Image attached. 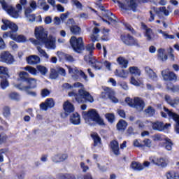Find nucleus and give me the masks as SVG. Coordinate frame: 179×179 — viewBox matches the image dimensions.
<instances>
[{"mask_svg": "<svg viewBox=\"0 0 179 179\" xmlns=\"http://www.w3.org/2000/svg\"><path fill=\"white\" fill-rule=\"evenodd\" d=\"M34 34L36 38L43 43L48 50H54L55 48V38L52 36H49L48 37V32L43 27H36Z\"/></svg>", "mask_w": 179, "mask_h": 179, "instance_id": "obj_1", "label": "nucleus"}, {"mask_svg": "<svg viewBox=\"0 0 179 179\" xmlns=\"http://www.w3.org/2000/svg\"><path fill=\"white\" fill-rule=\"evenodd\" d=\"M73 87L80 89L78 91V94L73 92H69V97H75L76 100L78 103H93L94 99L93 96L90 95V93L83 90V84L80 83H76L73 84Z\"/></svg>", "mask_w": 179, "mask_h": 179, "instance_id": "obj_2", "label": "nucleus"}, {"mask_svg": "<svg viewBox=\"0 0 179 179\" xmlns=\"http://www.w3.org/2000/svg\"><path fill=\"white\" fill-rule=\"evenodd\" d=\"M83 117L85 121V124L94 127V124L104 125V120L100 117L96 109H91L88 112H83Z\"/></svg>", "mask_w": 179, "mask_h": 179, "instance_id": "obj_3", "label": "nucleus"}, {"mask_svg": "<svg viewBox=\"0 0 179 179\" xmlns=\"http://www.w3.org/2000/svg\"><path fill=\"white\" fill-rule=\"evenodd\" d=\"M0 3H1L3 9L11 16V17H14V19H17L19 17V15H20V10H22V8L20 4L16 5V10L15 8L13 7L8 6V4H6V2H5V0H0Z\"/></svg>", "mask_w": 179, "mask_h": 179, "instance_id": "obj_4", "label": "nucleus"}, {"mask_svg": "<svg viewBox=\"0 0 179 179\" xmlns=\"http://www.w3.org/2000/svg\"><path fill=\"white\" fill-rule=\"evenodd\" d=\"M85 50L86 51H87L89 56H85L84 57L85 61H86V62H89V64H91L93 68H100V64L101 63H100L97 60H94L92 59V57L93 55V51H94L95 50L94 44L92 43L87 45Z\"/></svg>", "mask_w": 179, "mask_h": 179, "instance_id": "obj_5", "label": "nucleus"}, {"mask_svg": "<svg viewBox=\"0 0 179 179\" xmlns=\"http://www.w3.org/2000/svg\"><path fill=\"white\" fill-rule=\"evenodd\" d=\"M70 43L73 50L79 54L85 50V44L83 43V38L72 36L70 39Z\"/></svg>", "mask_w": 179, "mask_h": 179, "instance_id": "obj_6", "label": "nucleus"}, {"mask_svg": "<svg viewBox=\"0 0 179 179\" xmlns=\"http://www.w3.org/2000/svg\"><path fill=\"white\" fill-rule=\"evenodd\" d=\"M1 22L3 23L1 27V30L5 31L8 30V29H10V31H7L6 33H13L14 34H15V33H17V31L19 30L17 24L5 18L2 19Z\"/></svg>", "mask_w": 179, "mask_h": 179, "instance_id": "obj_7", "label": "nucleus"}, {"mask_svg": "<svg viewBox=\"0 0 179 179\" xmlns=\"http://www.w3.org/2000/svg\"><path fill=\"white\" fill-rule=\"evenodd\" d=\"M9 70L6 68H0V78L1 79L0 86L3 90L8 87L9 81H8V79H9Z\"/></svg>", "mask_w": 179, "mask_h": 179, "instance_id": "obj_8", "label": "nucleus"}, {"mask_svg": "<svg viewBox=\"0 0 179 179\" xmlns=\"http://www.w3.org/2000/svg\"><path fill=\"white\" fill-rule=\"evenodd\" d=\"M117 3H118L119 8L124 10L129 9V8H131L132 10L135 11L138 6V4H136V0H122V1L117 0Z\"/></svg>", "mask_w": 179, "mask_h": 179, "instance_id": "obj_9", "label": "nucleus"}, {"mask_svg": "<svg viewBox=\"0 0 179 179\" xmlns=\"http://www.w3.org/2000/svg\"><path fill=\"white\" fill-rule=\"evenodd\" d=\"M121 40L125 45H129V47H141L139 42L130 34L122 35Z\"/></svg>", "mask_w": 179, "mask_h": 179, "instance_id": "obj_10", "label": "nucleus"}, {"mask_svg": "<svg viewBox=\"0 0 179 179\" xmlns=\"http://www.w3.org/2000/svg\"><path fill=\"white\" fill-rule=\"evenodd\" d=\"M8 37L17 43H26L27 41V38L24 35H17L12 32H5L3 34V38H8Z\"/></svg>", "mask_w": 179, "mask_h": 179, "instance_id": "obj_11", "label": "nucleus"}, {"mask_svg": "<svg viewBox=\"0 0 179 179\" xmlns=\"http://www.w3.org/2000/svg\"><path fill=\"white\" fill-rule=\"evenodd\" d=\"M109 99L112 103H118V99L115 97V92L110 87H105L104 92L101 93L102 99Z\"/></svg>", "mask_w": 179, "mask_h": 179, "instance_id": "obj_12", "label": "nucleus"}, {"mask_svg": "<svg viewBox=\"0 0 179 179\" xmlns=\"http://www.w3.org/2000/svg\"><path fill=\"white\" fill-rule=\"evenodd\" d=\"M29 85H23L22 84L15 85V87L19 90H30V89H36L37 87V81L34 78H29L27 81Z\"/></svg>", "mask_w": 179, "mask_h": 179, "instance_id": "obj_13", "label": "nucleus"}, {"mask_svg": "<svg viewBox=\"0 0 179 179\" xmlns=\"http://www.w3.org/2000/svg\"><path fill=\"white\" fill-rule=\"evenodd\" d=\"M0 62H5L8 65H12L15 62V57L9 52H2L0 54Z\"/></svg>", "mask_w": 179, "mask_h": 179, "instance_id": "obj_14", "label": "nucleus"}, {"mask_svg": "<svg viewBox=\"0 0 179 179\" xmlns=\"http://www.w3.org/2000/svg\"><path fill=\"white\" fill-rule=\"evenodd\" d=\"M69 72L70 75L72 76L73 79H78L79 76H81L85 82H87V76L85 73V72L76 69V68H69Z\"/></svg>", "mask_w": 179, "mask_h": 179, "instance_id": "obj_15", "label": "nucleus"}, {"mask_svg": "<svg viewBox=\"0 0 179 179\" xmlns=\"http://www.w3.org/2000/svg\"><path fill=\"white\" fill-rule=\"evenodd\" d=\"M171 128V124L166 123L164 124L163 122L157 121L152 123V129L155 131H159V132H163L166 129H170Z\"/></svg>", "mask_w": 179, "mask_h": 179, "instance_id": "obj_16", "label": "nucleus"}, {"mask_svg": "<svg viewBox=\"0 0 179 179\" xmlns=\"http://www.w3.org/2000/svg\"><path fill=\"white\" fill-rule=\"evenodd\" d=\"M150 160H151V163H153V164L158 166V167H166L167 166V164H169V159H167L166 158L151 157L150 158Z\"/></svg>", "mask_w": 179, "mask_h": 179, "instance_id": "obj_17", "label": "nucleus"}, {"mask_svg": "<svg viewBox=\"0 0 179 179\" xmlns=\"http://www.w3.org/2000/svg\"><path fill=\"white\" fill-rule=\"evenodd\" d=\"M162 75L164 80H177V76L173 72L166 69L162 71Z\"/></svg>", "mask_w": 179, "mask_h": 179, "instance_id": "obj_18", "label": "nucleus"}, {"mask_svg": "<svg viewBox=\"0 0 179 179\" xmlns=\"http://www.w3.org/2000/svg\"><path fill=\"white\" fill-rule=\"evenodd\" d=\"M25 71L27 72H29L31 75H38L39 73H41V75H45L47 72H48V70L47 68H26Z\"/></svg>", "mask_w": 179, "mask_h": 179, "instance_id": "obj_19", "label": "nucleus"}, {"mask_svg": "<svg viewBox=\"0 0 179 179\" xmlns=\"http://www.w3.org/2000/svg\"><path fill=\"white\" fill-rule=\"evenodd\" d=\"M133 107L136 108L137 111H142L145 108V102H143L142 99L136 97L134 99Z\"/></svg>", "mask_w": 179, "mask_h": 179, "instance_id": "obj_20", "label": "nucleus"}, {"mask_svg": "<svg viewBox=\"0 0 179 179\" xmlns=\"http://www.w3.org/2000/svg\"><path fill=\"white\" fill-rule=\"evenodd\" d=\"M105 17H107V20H104L103 19V22H105L106 23H108V24H110V23H114V24H115V23H117V17H115V15H114V14H113V13L108 11V10L106 11V14H104Z\"/></svg>", "mask_w": 179, "mask_h": 179, "instance_id": "obj_21", "label": "nucleus"}, {"mask_svg": "<svg viewBox=\"0 0 179 179\" xmlns=\"http://www.w3.org/2000/svg\"><path fill=\"white\" fill-rule=\"evenodd\" d=\"M68 159V154H56L52 157L53 163H62Z\"/></svg>", "mask_w": 179, "mask_h": 179, "instance_id": "obj_22", "label": "nucleus"}, {"mask_svg": "<svg viewBox=\"0 0 179 179\" xmlns=\"http://www.w3.org/2000/svg\"><path fill=\"white\" fill-rule=\"evenodd\" d=\"M55 104V103H54V99H46L45 103H42L40 105V107H41V108H42V110H44L45 111H47V110L48 108H52V107H54Z\"/></svg>", "mask_w": 179, "mask_h": 179, "instance_id": "obj_23", "label": "nucleus"}, {"mask_svg": "<svg viewBox=\"0 0 179 179\" xmlns=\"http://www.w3.org/2000/svg\"><path fill=\"white\" fill-rule=\"evenodd\" d=\"M27 62L29 65H38L41 62V59L40 57L34 55L27 57Z\"/></svg>", "mask_w": 179, "mask_h": 179, "instance_id": "obj_24", "label": "nucleus"}, {"mask_svg": "<svg viewBox=\"0 0 179 179\" xmlns=\"http://www.w3.org/2000/svg\"><path fill=\"white\" fill-rule=\"evenodd\" d=\"M110 148L114 155H115L116 156H118V155H120V144L118 143V141L115 140L112 141L110 143Z\"/></svg>", "mask_w": 179, "mask_h": 179, "instance_id": "obj_25", "label": "nucleus"}, {"mask_svg": "<svg viewBox=\"0 0 179 179\" xmlns=\"http://www.w3.org/2000/svg\"><path fill=\"white\" fill-rule=\"evenodd\" d=\"M58 73L62 75V76H65V69H59L58 72L55 70V69H51L50 78V79H57L58 78Z\"/></svg>", "mask_w": 179, "mask_h": 179, "instance_id": "obj_26", "label": "nucleus"}, {"mask_svg": "<svg viewBox=\"0 0 179 179\" xmlns=\"http://www.w3.org/2000/svg\"><path fill=\"white\" fill-rule=\"evenodd\" d=\"M142 27L143 29H145V38L148 41H150L155 38V34H153V31H152L151 29L147 28L146 25L145 24H142Z\"/></svg>", "mask_w": 179, "mask_h": 179, "instance_id": "obj_27", "label": "nucleus"}, {"mask_svg": "<svg viewBox=\"0 0 179 179\" xmlns=\"http://www.w3.org/2000/svg\"><path fill=\"white\" fill-rule=\"evenodd\" d=\"M63 108L66 114H70V113H73L75 111V107L69 101L64 102L63 105Z\"/></svg>", "mask_w": 179, "mask_h": 179, "instance_id": "obj_28", "label": "nucleus"}, {"mask_svg": "<svg viewBox=\"0 0 179 179\" xmlns=\"http://www.w3.org/2000/svg\"><path fill=\"white\" fill-rule=\"evenodd\" d=\"M70 122L73 125H79L80 124V115L78 113H73L70 117Z\"/></svg>", "mask_w": 179, "mask_h": 179, "instance_id": "obj_29", "label": "nucleus"}, {"mask_svg": "<svg viewBox=\"0 0 179 179\" xmlns=\"http://www.w3.org/2000/svg\"><path fill=\"white\" fill-rule=\"evenodd\" d=\"M165 100L168 103V104H170V106H171V107H177V106H178V104H179V99L178 98L171 99L170 96L166 95Z\"/></svg>", "mask_w": 179, "mask_h": 179, "instance_id": "obj_30", "label": "nucleus"}, {"mask_svg": "<svg viewBox=\"0 0 179 179\" xmlns=\"http://www.w3.org/2000/svg\"><path fill=\"white\" fill-rule=\"evenodd\" d=\"M163 146L166 150L168 152H171L173 150V146H174V143L173 141L169 138H165V142L163 143Z\"/></svg>", "mask_w": 179, "mask_h": 179, "instance_id": "obj_31", "label": "nucleus"}, {"mask_svg": "<svg viewBox=\"0 0 179 179\" xmlns=\"http://www.w3.org/2000/svg\"><path fill=\"white\" fill-rule=\"evenodd\" d=\"M33 12L31 8H27L25 10V16L29 22H34L36 20V15L34 14H30Z\"/></svg>", "mask_w": 179, "mask_h": 179, "instance_id": "obj_32", "label": "nucleus"}, {"mask_svg": "<svg viewBox=\"0 0 179 179\" xmlns=\"http://www.w3.org/2000/svg\"><path fill=\"white\" fill-rule=\"evenodd\" d=\"M115 75L119 78H127L128 76V71L124 70V69L120 68L116 69Z\"/></svg>", "mask_w": 179, "mask_h": 179, "instance_id": "obj_33", "label": "nucleus"}, {"mask_svg": "<svg viewBox=\"0 0 179 179\" xmlns=\"http://www.w3.org/2000/svg\"><path fill=\"white\" fill-rule=\"evenodd\" d=\"M38 5L45 12H48L50 10V5L47 4V1H45V0H38Z\"/></svg>", "mask_w": 179, "mask_h": 179, "instance_id": "obj_34", "label": "nucleus"}, {"mask_svg": "<svg viewBox=\"0 0 179 179\" xmlns=\"http://www.w3.org/2000/svg\"><path fill=\"white\" fill-rule=\"evenodd\" d=\"M128 127V123L124 120H120L117 124V129L118 131H125Z\"/></svg>", "mask_w": 179, "mask_h": 179, "instance_id": "obj_35", "label": "nucleus"}, {"mask_svg": "<svg viewBox=\"0 0 179 179\" xmlns=\"http://www.w3.org/2000/svg\"><path fill=\"white\" fill-rule=\"evenodd\" d=\"M91 136L94 141V146H99V145L101 143V138H100V136H99V134H97V133H92L91 134Z\"/></svg>", "mask_w": 179, "mask_h": 179, "instance_id": "obj_36", "label": "nucleus"}, {"mask_svg": "<svg viewBox=\"0 0 179 179\" xmlns=\"http://www.w3.org/2000/svg\"><path fill=\"white\" fill-rule=\"evenodd\" d=\"M165 50L160 48L158 50V59L160 61H167V55L164 54Z\"/></svg>", "mask_w": 179, "mask_h": 179, "instance_id": "obj_37", "label": "nucleus"}, {"mask_svg": "<svg viewBox=\"0 0 179 179\" xmlns=\"http://www.w3.org/2000/svg\"><path fill=\"white\" fill-rule=\"evenodd\" d=\"M154 12H156L157 15H160V12H162V13H163L165 16H169V15H170L169 10H166V7L154 8Z\"/></svg>", "mask_w": 179, "mask_h": 179, "instance_id": "obj_38", "label": "nucleus"}, {"mask_svg": "<svg viewBox=\"0 0 179 179\" xmlns=\"http://www.w3.org/2000/svg\"><path fill=\"white\" fill-rule=\"evenodd\" d=\"M100 33V29L97 27H94V29L92 30V34L91 35V40L94 43V41H97V39L99 38V34Z\"/></svg>", "mask_w": 179, "mask_h": 179, "instance_id": "obj_39", "label": "nucleus"}, {"mask_svg": "<svg viewBox=\"0 0 179 179\" xmlns=\"http://www.w3.org/2000/svg\"><path fill=\"white\" fill-rule=\"evenodd\" d=\"M157 32L159 33V34H162V37H164L165 40H174L175 38L174 35H169L167 32L162 29H158Z\"/></svg>", "mask_w": 179, "mask_h": 179, "instance_id": "obj_40", "label": "nucleus"}, {"mask_svg": "<svg viewBox=\"0 0 179 179\" xmlns=\"http://www.w3.org/2000/svg\"><path fill=\"white\" fill-rule=\"evenodd\" d=\"M57 179H76L75 176L73 175H69L68 173H58L56 176Z\"/></svg>", "mask_w": 179, "mask_h": 179, "instance_id": "obj_41", "label": "nucleus"}, {"mask_svg": "<svg viewBox=\"0 0 179 179\" xmlns=\"http://www.w3.org/2000/svg\"><path fill=\"white\" fill-rule=\"evenodd\" d=\"M166 179H179V175L174 171H170L166 174Z\"/></svg>", "mask_w": 179, "mask_h": 179, "instance_id": "obj_42", "label": "nucleus"}, {"mask_svg": "<svg viewBox=\"0 0 179 179\" xmlns=\"http://www.w3.org/2000/svg\"><path fill=\"white\" fill-rule=\"evenodd\" d=\"M131 168L133 170H136V171H141L143 169V166L142 164L138 162H132Z\"/></svg>", "mask_w": 179, "mask_h": 179, "instance_id": "obj_43", "label": "nucleus"}, {"mask_svg": "<svg viewBox=\"0 0 179 179\" xmlns=\"http://www.w3.org/2000/svg\"><path fill=\"white\" fill-rule=\"evenodd\" d=\"M36 48L39 52L40 57H43V58H45V59H48V58H50V55H48V54H47V52L43 50L41 47L37 46Z\"/></svg>", "mask_w": 179, "mask_h": 179, "instance_id": "obj_44", "label": "nucleus"}, {"mask_svg": "<svg viewBox=\"0 0 179 179\" xmlns=\"http://www.w3.org/2000/svg\"><path fill=\"white\" fill-rule=\"evenodd\" d=\"M167 89L173 92V93H178L179 92V86L178 85H173V84L169 83L167 84Z\"/></svg>", "mask_w": 179, "mask_h": 179, "instance_id": "obj_45", "label": "nucleus"}, {"mask_svg": "<svg viewBox=\"0 0 179 179\" xmlns=\"http://www.w3.org/2000/svg\"><path fill=\"white\" fill-rule=\"evenodd\" d=\"M117 62L120 65L124 66V68H127L128 66V60H127L124 57H120L117 58Z\"/></svg>", "mask_w": 179, "mask_h": 179, "instance_id": "obj_46", "label": "nucleus"}, {"mask_svg": "<svg viewBox=\"0 0 179 179\" xmlns=\"http://www.w3.org/2000/svg\"><path fill=\"white\" fill-rule=\"evenodd\" d=\"M20 78L23 82H27V80H29L30 78H29V73L26 71H21L19 73Z\"/></svg>", "mask_w": 179, "mask_h": 179, "instance_id": "obj_47", "label": "nucleus"}, {"mask_svg": "<svg viewBox=\"0 0 179 179\" xmlns=\"http://www.w3.org/2000/svg\"><path fill=\"white\" fill-rule=\"evenodd\" d=\"M70 30L71 33H73L74 34H80V27L78 25H73L70 27Z\"/></svg>", "mask_w": 179, "mask_h": 179, "instance_id": "obj_48", "label": "nucleus"}, {"mask_svg": "<svg viewBox=\"0 0 179 179\" xmlns=\"http://www.w3.org/2000/svg\"><path fill=\"white\" fill-rule=\"evenodd\" d=\"M145 113L148 117H153V115H155V109H153L152 106H148V108L145 110Z\"/></svg>", "mask_w": 179, "mask_h": 179, "instance_id": "obj_49", "label": "nucleus"}, {"mask_svg": "<svg viewBox=\"0 0 179 179\" xmlns=\"http://www.w3.org/2000/svg\"><path fill=\"white\" fill-rule=\"evenodd\" d=\"M129 72L131 75H134V76H139V75H141V70H139V69L130 68Z\"/></svg>", "mask_w": 179, "mask_h": 179, "instance_id": "obj_50", "label": "nucleus"}, {"mask_svg": "<svg viewBox=\"0 0 179 179\" xmlns=\"http://www.w3.org/2000/svg\"><path fill=\"white\" fill-rule=\"evenodd\" d=\"M143 148H152V140L149 138H145L143 141Z\"/></svg>", "mask_w": 179, "mask_h": 179, "instance_id": "obj_51", "label": "nucleus"}, {"mask_svg": "<svg viewBox=\"0 0 179 179\" xmlns=\"http://www.w3.org/2000/svg\"><path fill=\"white\" fill-rule=\"evenodd\" d=\"M145 71H146L147 74L148 75V76H150L151 78V79H155L156 78V73H155V71H153V70H152V69L147 68L145 69Z\"/></svg>", "mask_w": 179, "mask_h": 179, "instance_id": "obj_52", "label": "nucleus"}, {"mask_svg": "<svg viewBox=\"0 0 179 179\" xmlns=\"http://www.w3.org/2000/svg\"><path fill=\"white\" fill-rule=\"evenodd\" d=\"M8 96L11 100H20V96L16 92H11L8 94Z\"/></svg>", "mask_w": 179, "mask_h": 179, "instance_id": "obj_53", "label": "nucleus"}, {"mask_svg": "<svg viewBox=\"0 0 179 179\" xmlns=\"http://www.w3.org/2000/svg\"><path fill=\"white\" fill-rule=\"evenodd\" d=\"M80 167L81 170L83 171V173H87V171H89V170H90L89 166L87 165H86V164H85V162H80Z\"/></svg>", "mask_w": 179, "mask_h": 179, "instance_id": "obj_54", "label": "nucleus"}, {"mask_svg": "<svg viewBox=\"0 0 179 179\" xmlns=\"http://www.w3.org/2000/svg\"><path fill=\"white\" fill-rule=\"evenodd\" d=\"M106 118L108 120V121L109 122H110L112 124V122H114V120L115 118V117L114 116V114L113 113H107L105 115Z\"/></svg>", "mask_w": 179, "mask_h": 179, "instance_id": "obj_55", "label": "nucleus"}, {"mask_svg": "<svg viewBox=\"0 0 179 179\" xmlns=\"http://www.w3.org/2000/svg\"><path fill=\"white\" fill-rule=\"evenodd\" d=\"M3 115L6 117H8L9 115H10V109L9 107L6 106L3 108Z\"/></svg>", "mask_w": 179, "mask_h": 179, "instance_id": "obj_56", "label": "nucleus"}, {"mask_svg": "<svg viewBox=\"0 0 179 179\" xmlns=\"http://www.w3.org/2000/svg\"><path fill=\"white\" fill-rule=\"evenodd\" d=\"M135 124L139 129H143L145 128V122H142V120H136Z\"/></svg>", "mask_w": 179, "mask_h": 179, "instance_id": "obj_57", "label": "nucleus"}, {"mask_svg": "<svg viewBox=\"0 0 179 179\" xmlns=\"http://www.w3.org/2000/svg\"><path fill=\"white\" fill-rule=\"evenodd\" d=\"M152 139L154 142H159L160 141H163V138L162 137V135L160 134H155L152 136Z\"/></svg>", "mask_w": 179, "mask_h": 179, "instance_id": "obj_58", "label": "nucleus"}, {"mask_svg": "<svg viewBox=\"0 0 179 179\" xmlns=\"http://www.w3.org/2000/svg\"><path fill=\"white\" fill-rule=\"evenodd\" d=\"M133 145L135 146V148H143V144L139 142V140L138 139L134 141Z\"/></svg>", "mask_w": 179, "mask_h": 179, "instance_id": "obj_59", "label": "nucleus"}, {"mask_svg": "<svg viewBox=\"0 0 179 179\" xmlns=\"http://www.w3.org/2000/svg\"><path fill=\"white\" fill-rule=\"evenodd\" d=\"M174 50H173L171 48H169V51H168V54H169V57L170 58V59H171V61H174Z\"/></svg>", "mask_w": 179, "mask_h": 179, "instance_id": "obj_60", "label": "nucleus"}, {"mask_svg": "<svg viewBox=\"0 0 179 179\" xmlns=\"http://www.w3.org/2000/svg\"><path fill=\"white\" fill-rule=\"evenodd\" d=\"M72 3L78 9H82V3L78 0H71Z\"/></svg>", "mask_w": 179, "mask_h": 179, "instance_id": "obj_61", "label": "nucleus"}, {"mask_svg": "<svg viewBox=\"0 0 179 179\" xmlns=\"http://www.w3.org/2000/svg\"><path fill=\"white\" fill-rule=\"evenodd\" d=\"M9 45L10 48H12V50H13L14 51H16V50H17V44H16L15 41H10L9 43Z\"/></svg>", "mask_w": 179, "mask_h": 179, "instance_id": "obj_62", "label": "nucleus"}, {"mask_svg": "<svg viewBox=\"0 0 179 179\" xmlns=\"http://www.w3.org/2000/svg\"><path fill=\"white\" fill-rule=\"evenodd\" d=\"M44 22L46 24H51L52 23V18L51 17V16L45 17L44 19Z\"/></svg>", "mask_w": 179, "mask_h": 179, "instance_id": "obj_63", "label": "nucleus"}, {"mask_svg": "<svg viewBox=\"0 0 179 179\" xmlns=\"http://www.w3.org/2000/svg\"><path fill=\"white\" fill-rule=\"evenodd\" d=\"M42 97H47V96H50V90L47 89H44L41 91Z\"/></svg>", "mask_w": 179, "mask_h": 179, "instance_id": "obj_64", "label": "nucleus"}]
</instances>
